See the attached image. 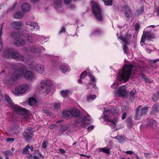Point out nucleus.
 Returning a JSON list of instances; mask_svg holds the SVG:
<instances>
[{
	"instance_id": "45",
	"label": "nucleus",
	"mask_w": 159,
	"mask_h": 159,
	"mask_svg": "<svg viewBox=\"0 0 159 159\" xmlns=\"http://www.w3.org/2000/svg\"><path fill=\"white\" fill-rule=\"evenodd\" d=\"M5 155H6L11 156L12 155L13 153L10 150H9L5 152Z\"/></svg>"
},
{
	"instance_id": "49",
	"label": "nucleus",
	"mask_w": 159,
	"mask_h": 159,
	"mask_svg": "<svg viewBox=\"0 0 159 159\" xmlns=\"http://www.w3.org/2000/svg\"><path fill=\"white\" fill-rule=\"evenodd\" d=\"M127 49H128V48H127V46H126V44H125L123 46V51H124V53H126V54L127 53Z\"/></svg>"
},
{
	"instance_id": "22",
	"label": "nucleus",
	"mask_w": 159,
	"mask_h": 159,
	"mask_svg": "<svg viewBox=\"0 0 159 159\" xmlns=\"http://www.w3.org/2000/svg\"><path fill=\"white\" fill-rule=\"evenodd\" d=\"M28 101L29 105L31 106L35 105L37 102L36 98L34 97L30 98L28 99Z\"/></svg>"
},
{
	"instance_id": "57",
	"label": "nucleus",
	"mask_w": 159,
	"mask_h": 159,
	"mask_svg": "<svg viewBox=\"0 0 159 159\" xmlns=\"http://www.w3.org/2000/svg\"><path fill=\"white\" fill-rule=\"evenodd\" d=\"M126 116V114L125 113H124L122 116V120L124 119Z\"/></svg>"
},
{
	"instance_id": "27",
	"label": "nucleus",
	"mask_w": 159,
	"mask_h": 159,
	"mask_svg": "<svg viewBox=\"0 0 159 159\" xmlns=\"http://www.w3.org/2000/svg\"><path fill=\"white\" fill-rule=\"evenodd\" d=\"M100 152H102L107 154L110 153V149L107 147H106L103 148H100L99 149Z\"/></svg>"
},
{
	"instance_id": "3",
	"label": "nucleus",
	"mask_w": 159,
	"mask_h": 159,
	"mask_svg": "<svg viewBox=\"0 0 159 159\" xmlns=\"http://www.w3.org/2000/svg\"><path fill=\"white\" fill-rule=\"evenodd\" d=\"M133 66L131 64L125 65L123 69L117 75V80L118 82H115L111 85V87L113 89L116 88L118 84L120 83V82L124 81H127L130 77Z\"/></svg>"
},
{
	"instance_id": "53",
	"label": "nucleus",
	"mask_w": 159,
	"mask_h": 159,
	"mask_svg": "<svg viewBox=\"0 0 159 159\" xmlns=\"http://www.w3.org/2000/svg\"><path fill=\"white\" fill-rule=\"evenodd\" d=\"M89 76H90L91 79V80L93 82H95V78L94 76H93L92 75H90Z\"/></svg>"
},
{
	"instance_id": "29",
	"label": "nucleus",
	"mask_w": 159,
	"mask_h": 159,
	"mask_svg": "<svg viewBox=\"0 0 159 159\" xmlns=\"http://www.w3.org/2000/svg\"><path fill=\"white\" fill-rule=\"evenodd\" d=\"M30 148V145L29 144L27 145L22 150V153L23 154H28V155L30 154V152L29 150Z\"/></svg>"
},
{
	"instance_id": "33",
	"label": "nucleus",
	"mask_w": 159,
	"mask_h": 159,
	"mask_svg": "<svg viewBox=\"0 0 159 159\" xmlns=\"http://www.w3.org/2000/svg\"><path fill=\"white\" fill-rule=\"evenodd\" d=\"M69 93L68 90H62L60 92L61 95L64 98H66Z\"/></svg>"
},
{
	"instance_id": "32",
	"label": "nucleus",
	"mask_w": 159,
	"mask_h": 159,
	"mask_svg": "<svg viewBox=\"0 0 159 159\" xmlns=\"http://www.w3.org/2000/svg\"><path fill=\"white\" fill-rule=\"evenodd\" d=\"M62 114H63V117L65 118H69L70 117V115H71L70 111H63Z\"/></svg>"
},
{
	"instance_id": "52",
	"label": "nucleus",
	"mask_w": 159,
	"mask_h": 159,
	"mask_svg": "<svg viewBox=\"0 0 159 159\" xmlns=\"http://www.w3.org/2000/svg\"><path fill=\"white\" fill-rule=\"evenodd\" d=\"M158 99L155 95H154L153 97L152 98V100L154 102H156Z\"/></svg>"
},
{
	"instance_id": "50",
	"label": "nucleus",
	"mask_w": 159,
	"mask_h": 159,
	"mask_svg": "<svg viewBox=\"0 0 159 159\" xmlns=\"http://www.w3.org/2000/svg\"><path fill=\"white\" fill-rule=\"evenodd\" d=\"M27 159H34V156H33L32 154L30 153L27 156Z\"/></svg>"
},
{
	"instance_id": "30",
	"label": "nucleus",
	"mask_w": 159,
	"mask_h": 159,
	"mask_svg": "<svg viewBox=\"0 0 159 159\" xmlns=\"http://www.w3.org/2000/svg\"><path fill=\"white\" fill-rule=\"evenodd\" d=\"M52 106L54 110H58L60 109L61 104L59 102H56L52 105Z\"/></svg>"
},
{
	"instance_id": "60",
	"label": "nucleus",
	"mask_w": 159,
	"mask_h": 159,
	"mask_svg": "<svg viewBox=\"0 0 159 159\" xmlns=\"http://www.w3.org/2000/svg\"><path fill=\"white\" fill-rule=\"evenodd\" d=\"M139 25L138 24H137L135 25V28L136 30H139Z\"/></svg>"
},
{
	"instance_id": "41",
	"label": "nucleus",
	"mask_w": 159,
	"mask_h": 159,
	"mask_svg": "<svg viewBox=\"0 0 159 159\" xmlns=\"http://www.w3.org/2000/svg\"><path fill=\"white\" fill-rule=\"evenodd\" d=\"M150 47L151 45H146V51L148 53H150L151 52V50L150 49Z\"/></svg>"
},
{
	"instance_id": "12",
	"label": "nucleus",
	"mask_w": 159,
	"mask_h": 159,
	"mask_svg": "<svg viewBox=\"0 0 159 159\" xmlns=\"http://www.w3.org/2000/svg\"><path fill=\"white\" fill-rule=\"evenodd\" d=\"M154 37V34L151 33L150 32L145 31L144 30L140 41L141 45L143 46L144 44V41L146 39H153Z\"/></svg>"
},
{
	"instance_id": "5",
	"label": "nucleus",
	"mask_w": 159,
	"mask_h": 159,
	"mask_svg": "<svg viewBox=\"0 0 159 159\" xmlns=\"http://www.w3.org/2000/svg\"><path fill=\"white\" fill-rule=\"evenodd\" d=\"M52 86V84L50 81L45 78L41 80L37 87V89L41 93L46 95L50 92Z\"/></svg>"
},
{
	"instance_id": "2",
	"label": "nucleus",
	"mask_w": 159,
	"mask_h": 159,
	"mask_svg": "<svg viewBox=\"0 0 159 159\" xmlns=\"http://www.w3.org/2000/svg\"><path fill=\"white\" fill-rule=\"evenodd\" d=\"M22 76L30 81H33L36 79L35 75L32 72L26 71V69L24 68L20 69L15 70L12 74L10 78L7 77L5 83L11 86Z\"/></svg>"
},
{
	"instance_id": "21",
	"label": "nucleus",
	"mask_w": 159,
	"mask_h": 159,
	"mask_svg": "<svg viewBox=\"0 0 159 159\" xmlns=\"http://www.w3.org/2000/svg\"><path fill=\"white\" fill-rule=\"evenodd\" d=\"M110 109L113 116H117L118 114L119 109L116 107H111Z\"/></svg>"
},
{
	"instance_id": "10",
	"label": "nucleus",
	"mask_w": 159,
	"mask_h": 159,
	"mask_svg": "<svg viewBox=\"0 0 159 159\" xmlns=\"http://www.w3.org/2000/svg\"><path fill=\"white\" fill-rule=\"evenodd\" d=\"M87 118L81 117L75 121L74 125L78 128H84L89 124V122L91 121L92 119L88 115Z\"/></svg>"
},
{
	"instance_id": "8",
	"label": "nucleus",
	"mask_w": 159,
	"mask_h": 159,
	"mask_svg": "<svg viewBox=\"0 0 159 159\" xmlns=\"http://www.w3.org/2000/svg\"><path fill=\"white\" fill-rule=\"evenodd\" d=\"M113 115L110 112L109 110H106L104 112L103 117L107 120L108 122V124L112 128H114L116 127L117 124V119L116 118H114Z\"/></svg>"
},
{
	"instance_id": "51",
	"label": "nucleus",
	"mask_w": 159,
	"mask_h": 159,
	"mask_svg": "<svg viewBox=\"0 0 159 159\" xmlns=\"http://www.w3.org/2000/svg\"><path fill=\"white\" fill-rule=\"evenodd\" d=\"M159 61V59H157L155 60H150V62L152 63H156Z\"/></svg>"
},
{
	"instance_id": "64",
	"label": "nucleus",
	"mask_w": 159,
	"mask_h": 159,
	"mask_svg": "<svg viewBox=\"0 0 159 159\" xmlns=\"http://www.w3.org/2000/svg\"><path fill=\"white\" fill-rule=\"evenodd\" d=\"M34 159H39V157L36 155L34 156Z\"/></svg>"
},
{
	"instance_id": "31",
	"label": "nucleus",
	"mask_w": 159,
	"mask_h": 159,
	"mask_svg": "<svg viewBox=\"0 0 159 159\" xmlns=\"http://www.w3.org/2000/svg\"><path fill=\"white\" fill-rule=\"evenodd\" d=\"M23 15L21 12H18L16 13L14 15L15 18L17 19H21L23 17Z\"/></svg>"
},
{
	"instance_id": "39",
	"label": "nucleus",
	"mask_w": 159,
	"mask_h": 159,
	"mask_svg": "<svg viewBox=\"0 0 159 159\" xmlns=\"http://www.w3.org/2000/svg\"><path fill=\"white\" fill-rule=\"evenodd\" d=\"M136 92L135 90H132L131 91L130 93V98L134 99L135 97V95L136 94Z\"/></svg>"
},
{
	"instance_id": "47",
	"label": "nucleus",
	"mask_w": 159,
	"mask_h": 159,
	"mask_svg": "<svg viewBox=\"0 0 159 159\" xmlns=\"http://www.w3.org/2000/svg\"><path fill=\"white\" fill-rule=\"evenodd\" d=\"M124 152L125 154H129V155H132L133 154H135V153H134L133 151H125Z\"/></svg>"
},
{
	"instance_id": "20",
	"label": "nucleus",
	"mask_w": 159,
	"mask_h": 159,
	"mask_svg": "<svg viewBox=\"0 0 159 159\" xmlns=\"http://www.w3.org/2000/svg\"><path fill=\"white\" fill-rule=\"evenodd\" d=\"M125 16L126 18V20H129L130 17L132 16V13L130 10V9L128 7H126L125 8Z\"/></svg>"
},
{
	"instance_id": "14",
	"label": "nucleus",
	"mask_w": 159,
	"mask_h": 159,
	"mask_svg": "<svg viewBox=\"0 0 159 159\" xmlns=\"http://www.w3.org/2000/svg\"><path fill=\"white\" fill-rule=\"evenodd\" d=\"M126 89V87L125 85L121 86L118 88L117 91V93L119 97H125L127 93Z\"/></svg>"
},
{
	"instance_id": "11",
	"label": "nucleus",
	"mask_w": 159,
	"mask_h": 159,
	"mask_svg": "<svg viewBox=\"0 0 159 159\" xmlns=\"http://www.w3.org/2000/svg\"><path fill=\"white\" fill-rule=\"evenodd\" d=\"M141 107V106H139L136 110L134 117L135 120L140 119L143 116L146 115L148 112L149 107H145L140 108Z\"/></svg>"
},
{
	"instance_id": "7",
	"label": "nucleus",
	"mask_w": 159,
	"mask_h": 159,
	"mask_svg": "<svg viewBox=\"0 0 159 159\" xmlns=\"http://www.w3.org/2000/svg\"><path fill=\"white\" fill-rule=\"evenodd\" d=\"M31 89V85L28 84H23L15 87L14 93L17 95H23L29 92Z\"/></svg>"
},
{
	"instance_id": "6",
	"label": "nucleus",
	"mask_w": 159,
	"mask_h": 159,
	"mask_svg": "<svg viewBox=\"0 0 159 159\" xmlns=\"http://www.w3.org/2000/svg\"><path fill=\"white\" fill-rule=\"evenodd\" d=\"M21 38H16L14 39L15 45L18 47L22 46L26 43H31L33 41V36L29 34H23Z\"/></svg>"
},
{
	"instance_id": "9",
	"label": "nucleus",
	"mask_w": 159,
	"mask_h": 159,
	"mask_svg": "<svg viewBox=\"0 0 159 159\" xmlns=\"http://www.w3.org/2000/svg\"><path fill=\"white\" fill-rule=\"evenodd\" d=\"M92 9L95 18L99 21H102V12L98 4L94 1L91 2Z\"/></svg>"
},
{
	"instance_id": "63",
	"label": "nucleus",
	"mask_w": 159,
	"mask_h": 159,
	"mask_svg": "<svg viewBox=\"0 0 159 159\" xmlns=\"http://www.w3.org/2000/svg\"><path fill=\"white\" fill-rule=\"evenodd\" d=\"M154 95H155V96H156L158 99H159V93H157L156 94H154Z\"/></svg>"
},
{
	"instance_id": "23",
	"label": "nucleus",
	"mask_w": 159,
	"mask_h": 159,
	"mask_svg": "<svg viewBox=\"0 0 159 159\" xmlns=\"http://www.w3.org/2000/svg\"><path fill=\"white\" fill-rule=\"evenodd\" d=\"M27 25H29L30 26L34 27V29H38L39 28L38 24L35 22H32L30 21H27L25 23Z\"/></svg>"
},
{
	"instance_id": "43",
	"label": "nucleus",
	"mask_w": 159,
	"mask_h": 159,
	"mask_svg": "<svg viewBox=\"0 0 159 159\" xmlns=\"http://www.w3.org/2000/svg\"><path fill=\"white\" fill-rule=\"evenodd\" d=\"M100 30H96L93 32H92L91 34V36H92L93 35H95L99 33L100 32Z\"/></svg>"
},
{
	"instance_id": "38",
	"label": "nucleus",
	"mask_w": 159,
	"mask_h": 159,
	"mask_svg": "<svg viewBox=\"0 0 159 159\" xmlns=\"http://www.w3.org/2000/svg\"><path fill=\"white\" fill-rule=\"evenodd\" d=\"M29 51L31 52L36 53L38 52V50L35 48V47H32L30 48L29 49Z\"/></svg>"
},
{
	"instance_id": "18",
	"label": "nucleus",
	"mask_w": 159,
	"mask_h": 159,
	"mask_svg": "<svg viewBox=\"0 0 159 159\" xmlns=\"http://www.w3.org/2000/svg\"><path fill=\"white\" fill-rule=\"evenodd\" d=\"M70 114L73 117H77L80 115V112L79 110L77 109H73L70 110Z\"/></svg>"
},
{
	"instance_id": "42",
	"label": "nucleus",
	"mask_w": 159,
	"mask_h": 159,
	"mask_svg": "<svg viewBox=\"0 0 159 159\" xmlns=\"http://www.w3.org/2000/svg\"><path fill=\"white\" fill-rule=\"evenodd\" d=\"M87 75V73L86 71H84L80 75V77L81 79L84 78Z\"/></svg>"
},
{
	"instance_id": "34",
	"label": "nucleus",
	"mask_w": 159,
	"mask_h": 159,
	"mask_svg": "<svg viewBox=\"0 0 159 159\" xmlns=\"http://www.w3.org/2000/svg\"><path fill=\"white\" fill-rule=\"evenodd\" d=\"M127 125L129 128H131L133 125V124L132 120L131 118H129L127 120Z\"/></svg>"
},
{
	"instance_id": "17",
	"label": "nucleus",
	"mask_w": 159,
	"mask_h": 159,
	"mask_svg": "<svg viewBox=\"0 0 159 159\" xmlns=\"http://www.w3.org/2000/svg\"><path fill=\"white\" fill-rule=\"evenodd\" d=\"M52 104L49 103L47 104L43 108V111L47 115L50 114V111L52 108Z\"/></svg>"
},
{
	"instance_id": "58",
	"label": "nucleus",
	"mask_w": 159,
	"mask_h": 159,
	"mask_svg": "<svg viewBox=\"0 0 159 159\" xmlns=\"http://www.w3.org/2000/svg\"><path fill=\"white\" fill-rule=\"evenodd\" d=\"M65 31V28L63 27L61 28V30L59 31V33L61 34L62 33L64 32Z\"/></svg>"
},
{
	"instance_id": "55",
	"label": "nucleus",
	"mask_w": 159,
	"mask_h": 159,
	"mask_svg": "<svg viewBox=\"0 0 159 159\" xmlns=\"http://www.w3.org/2000/svg\"><path fill=\"white\" fill-rule=\"evenodd\" d=\"M144 155L145 157L147 158H149L150 157V155L149 153H144Z\"/></svg>"
},
{
	"instance_id": "36",
	"label": "nucleus",
	"mask_w": 159,
	"mask_h": 159,
	"mask_svg": "<svg viewBox=\"0 0 159 159\" xmlns=\"http://www.w3.org/2000/svg\"><path fill=\"white\" fill-rule=\"evenodd\" d=\"M105 5L111 6L112 5V0H102Z\"/></svg>"
},
{
	"instance_id": "46",
	"label": "nucleus",
	"mask_w": 159,
	"mask_h": 159,
	"mask_svg": "<svg viewBox=\"0 0 159 159\" xmlns=\"http://www.w3.org/2000/svg\"><path fill=\"white\" fill-rule=\"evenodd\" d=\"M48 143L47 141H44L42 143L43 148L44 149L46 148L47 146Z\"/></svg>"
},
{
	"instance_id": "40",
	"label": "nucleus",
	"mask_w": 159,
	"mask_h": 159,
	"mask_svg": "<svg viewBox=\"0 0 159 159\" xmlns=\"http://www.w3.org/2000/svg\"><path fill=\"white\" fill-rule=\"evenodd\" d=\"M36 152H37L38 153V156L39 159H42L44 158V157L42 155L41 153L39 152L38 150H36L35 151L34 154L35 155L36 154Z\"/></svg>"
},
{
	"instance_id": "25",
	"label": "nucleus",
	"mask_w": 159,
	"mask_h": 159,
	"mask_svg": "<svg viewBox=\"0 0 159 159\" xmlns=\"http://www.w3.org/2000/svg\"><path fill=\"white\" fill-rule=\"evenodd\" d=\"M155 25H152L148 26L145 29V31L150 32L151 33L154 34V32L155 31V30L154 29Z\"/></svg>"
},
{
	"instance_id": "1",
	"label": "nucleus",
	"mask_w": 159,
	"mask_h": 159,
	"mask_svg": "<svg viewBox=\"0 0 159 159\" xmlns=\"http://www.w3.org/2000/svg\"><path fill=\"white\" fill-rule=\"evenodd\" d=\"M3 55L6 58L11 57L17 60L24 61L29 65V68L31 70H34L38 74H41L44 71V66L39 64L34 63L33 60L30 58H24L23 56L18 52H13L12 49H6L4 50Z\"/></svg>"
},
{
	"instance_id": "37",
	"label": "nucleus",
	"mask_w": 159,
	"mask_h": 159,
	"mask_svg": "<svg viewBox=\"0 0 159 159\" xmlns=\"http://www.w3.org/2000/svg\"><path fill=\"white\" fill-rule=\"evenodd\" d=\"M69 127V126L68 125H66L63 126L61 129L60 130L62 132H64Z\"/></svg>"
},
{
	"instance_id": "16",
	"label": "nucleus",
	"mask_w": 159,
	"mask_h": 159,
	"mask_svg": "<svg viewBox=\"0 0 159 159\" xmlns=\"http://www.w3.org/2000/svg\"><path fill=\"white\" fill-rule=\"evenodd\" d=\"M23 25L21 21H13L11 23V25L13 28L17 30H19Z\"/></svg>"
},
{
	"instance_id": "19",
	"label": "nucleus",
	"mask_w": 159,
	"mask_h": 159,
	"mask_svg": "<svg viewBox=\"0 0 159 159\" xmlns=\"http://www.w3.org/2000/svg\"><path fill=\"white\" fill-rule=\"evenodd\" d=\"M30 6L29 3H25L21 6V9L24 12H27L29 11L30 9Z\"/></svg>"
},
{
	"instance_id": "4",
	"label": "nucleus",
	"mask_w": 159,
	"mask_h": 159,
	"mask_svg": "<svg viewBox=\"0 0 159 159\" xmlns=\"http://www.w3.org/2000/svg\"><path fill=\"white\" fill-rule=\"evenodd\" d=\"M5 100L7 103L12 107V108L19 115H22V117L25 120H27L30 116L29 111L24 109L21 107L14 104L10 97L7 95L5 97Z\"/></svg>"
},
{
	"instance_id": "44",
	"label": "nucleus",
	"mask_w": 159,
	"mask_h": 159,
	"mask_svg": "<svg viewBox=\"0 0 159 159\" xmlns=\"http://www.w3.org/2000/svg\"><path fill=\"white\" fill-rule=\"evenodd\" d=\"M118 139V140L120 143H123L125 141L124 138L122 136H119V138Z\"/></svg>"
},
{
	"instance_id": "26",
	"label": "nucleus",
	"mask_w": 159,
	"mask_h": 159,
	"mask_svg": "<svg viewBox=\"0 0 159 159\" xmlns=\"http://www.w3.org/2000/svg\"><path fill=\"white\" fill-rule=\"evenodd\" d=\"M61 0H55L54 7L56 9L61 7Z\"/></svg>"
},
{
	"instance_id": "61",
	"label": "nucleus",
	"mask_w": 159,
	"mask_h": 159,
	"mask_svg": "<svg viewBox=\"0 0 159 159\" xmlns=\"http://www.w3.org/2000/svg\"><path fill=\"white\" fill-rule=\"evenodd\" d=\"M69 7L70 8L73 9L75 7V6L74 5H71L69 6Z\"/></svg>"
},
{
	"instance_id": "54",
	"label": "nucleus",
	"mask_w": 159,
	"mask_h": 159,
	"mask_svg": "<svg viewBox=\"0 0 159 159\" xmlns=\"http://www.w3.org/2000/svg\"><path fill=\"white\" fill-rule=\"evenodd\" d=\"M59 151L62 153H65L66 152L65 151L64 149L61 148L59 149Z\"/></svg>"
},
{
	"instance_id": "15",
	"label": "nucleus",
	"mask_w": 159,
	"mask_h": 159,
	"mask_svg": "<svg viewBox=\"0 0 159 159\" xmlns=\"http://www.w3.org/2000/svg\"><path fill=\"white\" fill-rule=\"evenodd\" d=\"M34 133L32 129H27L24 133L23 135L26 140L30 139L33 135V134Z\"/></svg>"
},
{
	"instance_id": "24",
	"label": "nucleus",
	"mask_w": 159,
	"mask_h": 159,
	"mask_svg": "<svg viewBox=\"0 0 159 159\" xmlns=\"http://www.w3.org/2000/svg\"><path fill=\"white\" fill-rule=\"evenodd\" d=\"M59 69L62 73H65L68 71V66L67 65H62L60 66Z\"/></svg>"
},
{
	"instance_id": "35",
	"label": "nucleus",
	"mask_w": 159,
	"mask_h": 159,
	"mask_svg": "<svg viewBox=\"0 0 159 159\" xmlns=\"http://www.w3.org/2000/svg\"><path fill=\"white\" fill-rule=\"evenodd\" d=\"M152 110L154 112L159 111V105L156 104L154 105L152 108Z\"/></svg>"
},
{
	"instance_id": "62",
	"label": "nucleus",
	"mask_w": 159,
	"mask_h": 159,
	"mask_svg": "<svg viewBox=\"0 0 159 159\" xmlns=\"http://www.w3.org/2000/svg\"><path fill=\"white\" fill-rule=\"evenodd\" d=\"M94 128V127L93 126H91L90 127H89L88 128V129L89 131H90L91 130Z\"/></svg>"
},
{
	"instance_id": "28",
	"label": "nucleus",
	"mask_w": 159,
	"mask_h": 159,
	"mask_svg": "<svg viewBox=\"0 0 159 159\" xmlns=\"http://www.w3.org/2000/svg\"><path fill=\"white\" fill-rule=\"evenodd\" d=\"M96 98L95 95L90 94L88 95L87 97V99L88 101H93Z\"/></svg>"
},
{
	"instance_id": "13",
	"label": "nucleus",
	"mask_w": 159,
	"mask_h": 159,
	"mask_svg": "<svg viewBox=\"0 0 159 159\" xmlns=\"http://www.w3.org/2000/svg\"><path fill=\"white\" fill-rule=\"evenodd\" d=\"M143 124L144 126L149 128H154L157 125L156 121L152 119H147L143 121Z\"/></svg>"
},
{
	"instance_id": "56",
	"label": "nucleus",
	"mask_w": 159,
	"mask_h": 159,
	"mask_svg": "<svg viewBox=\"0 0 159 159\" xmlns=\"http://www.w3.org/2000/svg\"><path fill=\"white\" fill-rule=\"evenodd\" d=\"M7 142H13L14 141V139L13 138H8L7 139Z\"/></svg>"
},
{
	"instance_id": "48",
	"label": "nucleus",
	"mask_w": 159,
	"mask_h": 159,
	"mask_svg": "<svg viewBox=\"0 0 159 159\" xmlns=\"http://www.w3.org/2000/svg\"><path fill=\"white\" fill-rule=\"evenodd\" d=\"M119 39L121 40L124 42L125 44L127 43V41H126L125 39L123 37V36H120L119 37Z\"/></svg>"
},
{
	"instance_id": "59",
	"label": "nucleus",
	"mask_w": 159,
	"mask_h": 159,
	"mask_svg": "<svg viewBox=\"0 0 159 159\" xmlns=\"http://www.w3.org/2000/svg\"><path fill=\"white\" fill-rule=\"evenodd\" d=\"M71 1V0H64V2L66 4H68Z\"/></svg>"
}]
</instances>
